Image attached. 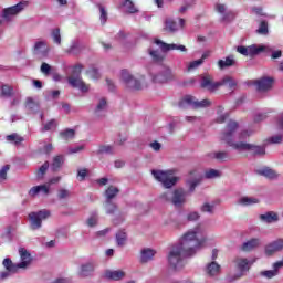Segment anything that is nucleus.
<instances>
[{"mask_svg":"<svg viewBox=\"0 0 283 283\" xmlns=\"http://www.w3.org/2000/svg\"><path fill=\"white\" fill-rule=\"evenodd\" d=\"M207 242V232L202 226H197L186 231L174 245L167 256L168 264L175 271L185 266V258H193Z\"/></svg>","mask_w":283,"mask_h":283,"instance_id":"1","label":"nucleus"},{"mask_svg":"<svg viewBox=\"0 0 283 283\" xmlns=\"http://www.w3.org/2000/svg\"><path fill=\"white\" fill-rule=\"evenodd\" d=\"M239 127L238 122L231 119L227 124L226 129L220 134V140L235 151H253L254 156H264L266 154L264 146H255L244 142H233V136H235V132H238Z\"/></svg>","mask_w":283,"mask_h":283,"instance_id":"2","label":"nucleus"},{"mask_svg":"<svg viewBox=\"0 0 283 283\" xmlns=\"http://www.w3.org/2000/svg\"><path fill=\"white\" fill-rule=\"evenodd\" d=\"M176 174V170L168 169V170H158L153 169L151 176L157 180V182H160L165 189H171V187H176L180 178L174 176Z\"/></svg>","mask_w":283,"mask_h":283,"instance_id":"3","label":"nucleus"},{"mask_svg":"<svg viewBox=\"0 0 283 283\" xmlns=\"http://www.w3.org/2000/svg\"><path fill=\"white\" fill-rule=\"evenodd\" d=\"M160 200L170 202V205L180 209V207H184L187 203V191L182 188H178L174 191L164 192L160 195Z\"/></svg>","mask_w":283,"mask_h":283,"instance_id":"4","label":"nucleus"},{"mask_svg":"<svg viewBox=\"0 0 283 283\" xmlns=\"http://www.w3.org/2000/svg\"><path fill=\"white\" fill-rule=\"evenodd\" d=\"M83 71V65L77 64L73 67L72 76L67 78L71 87H75L80 90L83 94H87L90 92V84H86L81 77V72Z\"/></svg>","mask_w":283,"mask_h":283,"instance_id":"5","label":"nucleus"},{"mask_svg":"<svg viewBox=\"0 0 283 283\" xmlns=\"http://www.w3.org/2000/svg\"><path fill=\"white\" fill-rule=\"evenodd\" d=\"M29 6H30V1L22 0L19 3H17L15 6L3 9L1 17L6 21H12L13 17L21 14V12H23V10H25V8H29Z\"/></svg>","mask_w":283,"mask_h":283,"instance_id":"6","label":"nucleus"},{"mask_svg":"<svg viewBox=\"0 0 283 283\" xmlns=\"http://www.w3.org/2000/svg\"><path fill=\"white\" fill-rule=\"evenodd\" d=\"M153 81L155 83H159L160 85H165L167 83H174L176 81V73L169 66L161 67L157 74L153 75Z\"/></svg>","mask_w":283,"mask_h":283,"instance_id":"7","label":"nucleus"},{"mask_svg":"<svg viewBox=\"0 0 283 283\" xmlns=\"http://www.w3.org/2000/svg\"><path fill=\"white\" fill-rule=\"evenodd\" d=\"M51 212L50 210H40L38 212H31L29 213V220H30V227L32 231H36L41 229L43 226V220H48L50 218Z\"/></svg>","mask_w":283,"mask_h":283,"instance_id":"8","label":"nucleus"},{"mask_svg":"<svg viewBox=\"0 0 283 283\" xmlns=\"http://www.w3.org/2000/svg\"><path fill=\"white\" fill-rule=\"evenodd\" d=\"M120 82L127 90H143V82L135 78L127 70H122Z\"/></svg>","mask_w":283,"mask_h":283,"instance_id":"9","label":"nucleus"},{"mask_svg":"<svg viewBox=\"0 0 283 283\" xmlns=\"http://www.w3.org/2000/svg\"><path fill=\"white\" fill-rule=\"evenodd\" d=\"M155 44L158 45V48L161 50V52L167 53L171 52L174 50H177L178 52H187V46L182 44H176V43H166L159 39L155 40Z\"/></svg>","mask_w":283,"mask_h":283,"instance_id":"10","label":"nucleus"},{"mask_svg":"<svg viewBox=\"0 0 283 283\" xmlns=\"http://www.w3.org/2000/svg\"><path fill=\"white\" fill-rule=\"evenodd\" d=\"M280 251H283V239H276L268 243L264 248L265 255H275Z\"/></svg>","mask_w":283,"mask_h":283,"instance_id":"11","label":"nucleus"},{"mask_svg":"<svg viewBox=\"0 0 283 283\" xmlns=\"http://www.w3.org/2000/svg\"><path fill=\"white\" fill-rule=\"evenodd\" d=\"M96 269V264L94 262H86L82 264L77 271L78 277H92L94 275V271Z\"/></svg>","mask_w":283,"mask_h":283,"instance_id":"12","label":"nucleus"},{"mask_svg":"<svg viewBox=\"0 0 283 283\" xmlns=\"http://www.w3.org/2000/svg\"><path fill=\"white\" fill-rule=\"evenodd\" d=\"M216 10L219 14H222L221 21L223 23H231V21L235 19V13L233 11H227V7L224 4H217Z\"/></svg>","mask_w":283,"mask_h":283,"instance_id":"13","label":"nucleus"},{"mask_svg":"<svg viewBox=\"0 0 283 283\" xmlns=\"http://www.w3.org/2000/svg\"><path fill=\"white\" fill-rule=\"evenodd\" d=\"M221 86L222 84L220 82H213L211 75H206L201 78V87L203 90H208L209 92H216V90Z\"/></svg>","mask_w":283,"mask_h":283,"instance_id":"14","label":"nucleus"},{"mask_svg":"<svg viewBox=\"0 0 283 283\" xmlns=\"http://www.w3.org/2000/svg\"><path fill=\"white\" fill-rule=\"evenodd\" d=\"M200 182H202V180L200 179V177H198V171L196 170L190 171L189 178L186 181L189 192L193 193V191H196V187H198Z\"/></svg>","mask_w":283,"mask_h":283,"instance_id":"15","label":"nucleus"},{"mask_svg":"<svg viewBox=\"0 0 283 283\" xmlns=\"http://www.w3.org/2000/svg\"><path fill=\"white\" fill-rule=\"evenodd\" d=\"M19 255H20L21 262L18 263V266L24 270L28 269V266L32 264V255L30 254V252L25 250V248L19 249Z\"/></svg>","mask_w":283,"mask_h":283,"instance_id":"16","label":"nucleus"},{"mask_svg":"<svg viewBox=\"0 0 283 283\" xmlns=\"http://www.w3.org/2000/svg\"><path fill=\"white\" fill-rule=\"evenodd\" d=\"M33 54L39 59H45L48 56V42L38 41L33 48Z\"/></svg>","mask_w":283,"mask_h":283,"instance_id":"17","label":"nucleus"},{"mask_svg":"<svg viewBox=\"0 0 283 283\" xmlns=\"http://www.w3.org/2000/svg\"><path fill=\"white\" fill-rule=\"evenodd\" d=\"M50 196V186L48 185H40L34 186L29 190V196L31 198H36V196Z\"/></svg>","mask_w":283,"mask_h":283,"instance_id":"18","label":"nucleus"},{"mask_svg":"<svg viewBox=\"0 0 283 283\" xmlns=\"http://www.w3.org/2000/svg\"><path fill=\"white\" fill-rule=\"evenodd\" d=\"M258 92H269L271 87H273V78L272 77H262L255 82Z\"/></svg>","mask_w":283,"mask_h":283,"instance_id":"19","label":"nucleus"},{"mask_svg":"<svg viewBox=\"0 0 283 283\" xmlns=\"http://www.w3.org/2000/svg\"><path fill=\"white\" fill-rule=\"evenodd\" d=\"M259 220H261V222H265V224H273V222H279L280 216L275 211H268L260 214Z\"/></svg>","mask_w":283,"mask_h":283,"instance_id":"20","label":"nucleus"},{"mask_svg":"<svg viewBox=\"0 0 283 283\" xmlns=\"http://www.w3.org/2000/svg\"><path fill=\"white\" fill-rule=\"evenodd\" d=\"M198 98L192 95H186L179 101V107L181 109H187V107H191L192 109H196V102Z\"/></svg>","mask_w":283,"mask_h":283,"instance_id":"21","label":"nucleus"},{"mask_svg":"<svg viewBox=\"0 0 283 283\" xmlns=\"http://www.w3.org/2000/svg\"><path fill=\"white\" fill-rule=\"evenodd\" d=\"M261 52H271V48L256 44L248 46V56H258V54H261Z\"/></svg>","mask_w":283,"mask_h":283,"instance_id":"22","label":"nucleus"},{"mask_svg":"<svg viewBox=\"0 0 283 283\" xmlns=\"http://www.w3.org/2000/svg\"><path fill=\"white\" fill-rule=\"evenodd\" d=\"M106 280H113L114 282H118L125 277V271L123 270H107L105 272Z\"/></svg>","mask_w":283,"mask_h":283,"instance_id":"23","label":"nucleus"},{"mask_svg":"<svg viewBox=\"0 0 283 283\" xmlns=\"http://www.w3.org/2000/svg\"><path fill=\"white\" fill-rule=\"evenodd\" d=\"M251 264H253L251 261L244 258L237 259V266L240 270V274L238 277H242L244 275V272L249 271L251 269Z\"/></svg>","mask_w":283,"mask_h":283,"instance_id":"24","label":"nucleus"},{"mask_svg":"<svg viewBox=\"0 0 283 283\" xmlns=\"http://www.w3.org/2000/svg\"><path fill=\"white\" fill-rule=\"evenodd\" d=\"M260 244H262V241H260L259 238H253V239L245 241L241 245V250H243L245 252L253 251V249H258V247H260Z\"/></svg>","mask_w":283,"mask_h":283,"instance_id":"25","label":"nucleus"},{"mask_svg":"<svg viewBox=\"0 0 283 283\" xmlns=\"http://www.w3.org/2000/svg\"><path fill=\"white\" fill-rule=\"evenodd\" d=\"M258 175L264 176V178H268L269 180H277V178H280V174L269 167L259 169Z\"/></svg>","mask_w":283,"mask_h":283,"instance_id":"26","label":"nucleus"},{"mask_svg":"<svg viewBox=\"0 0 283 283\" xmlns=\"http://www.w3.org/2000/svg\"><path fill=\"white\" fill-rule=\"evenodd\" d=\"M206 273L209 275V277H216V275H220V264L216 263V261H212L207 265Z\"/></svg>","mask_w":283,"mask_h":283,"instance_id":"27","label":"nucleus"},{"mask_svg":"<svg viewBox=\"0 0 283 283\" xmlns=\"http://www.w3.org/2000/svg\"><path fill=\"white\" fill-rule=\"evenodd\" d=\"M154 255H156V251H154L149 248H146V249L142 250L140 262L143 264H146L147 262H151V260H154Z\"/></svg>","mask_w":283,"mask_h":283,"instance_id":"28","label":"nucleus"},{"mask_svg":"<svg viewBox=\"0 0 283 283\" xmlns=\"http://www.w3.org/2000/svg\"><path fill=\"white\" fill-rule=\"evenodd\" d=\"M81 52H83V43H81V41L78 40L73 41L70 48L66 50L67 54H73V55L81 54Z\"/></svg>","mask_w":283,"mask_h":283,"instance_id":"29","label":"nucleus"},{"mask_svg":"<svg viewBox=\"0 0 283 283\" xmlns=\"http://www.w3.org/2000/svg\"><path fill=\"white\" fill-rule=\"evenodd\" d=\"M203 178H206V180H216L217 178H222V171L209 168L205 171Z\"/></svg>","mask_w":283,"mask_h":283,"instance_id":"30","label":"nucleus"},{"mask_svg":"<svg viewBox=\"0 0 283 283\" xmlns=\"http://www.w3.org/2000/svg\"><path fill=\"white\" fill-rule=\"evenodd\" d=\"M209 158H214L216 160H219L220 163H227L229 160V151L222 150V151H214L210 153Z\"/></svg>","mask_w":283,"mask_h":283,"instance_id":"31","label":"nucleus"},{"mask_svg":"<svg viewBox=\"0 0 283 283\" xmlns=\"http://www.w3.org/2000/svg\"><path fill=\"white\" fill-rule=\"evenodd\" d=\"M4 269L10 273H19V263H13L11 259L7 258L2 262Z\"/></svg>","mask_w":283,"mask_h":283,"instance_id":"32","label":"nucleus"},{"mask_svg":"<svg viewBox=\"0 0 283 283\" xmlns=\"http://www.w3.org/2000/svg\"><path fill=\"white\" fill-rule=\"evenodd\" d=\"M235 65V59H233V55H229L226 57V60H219L218 61V67L220 70H224L227 67H233Z\"/></svg>","mask_w":283,"mask_h":283,"instance_id":"33","label":"nucleus"},{"mask_svg":"<svg viewBox=\"0 0 283 283\" xmlns=\"http://www.w3.org/2000/svg\"><path fill=\"white\" fill-rule=\"evenodd\" d=\"M148 54L151 56L155 63H163V61H165V55L154 48L148 49Z\"/></svg>","mask_w":283,"mask_h":283,"instance_id":"34","label":"nucleus"},{"mask_svg":"<svg viewBox=\"0 0 283 283\" xmlns=\"http://www.w3.org/2000/svg\"><path fill=\"white\" fill-rule=\"evenodd\" d=\"M25 107L29 109V112H31V114H36V112H39L40 104L39 102L34 101V98L28 97Z\"/></svg>","mask_w":283,"mask_h":283,"instance_id":"35","label":"nucleus"},{"mask_svg":"<svg viewBox=\"0 0 283 283\" xmlns=\"http://www.w3.org/2000/svg\"><path fill=\"white\" fill-rule=\"evenodd\" d=\"M63 163H65V156L57 155L53 158V163L51 168L53 171H59L61 167H63Z\"/></svg>","mask_w":283,"mask_h":283,"instance_id":"36","label":"nucleus"},{"mask_svg":"<svg viewBox=\"0 0 283 283\" xmlns=\"http://www.w3.org/2000/svg\"><path fill=\"white\" fill-rule=\"evenodd\" d=\"M260 199L253 197H242L239 199L238 205L242 207H251V205H258Z\"/></svg>","mask_w":283,"mask_h":283,"instance_id":"37","label":"nucleus"},{"mask_svg":"<svg viewBox=\"0 0 283 283\" xmlns=\"http://www.w3.org/2000/svg\"><path fill=\"white\" fill-rule=\"evenodd\" d=\"M103 112H107V99L101 98L95 107V114L97 116H103Z\"/></svg>","mask_w":283,"mask_h":283,"instance_id":"38","label":"nucleus"},{"mask_svg":"<svg viewBox=\"0 0 283 283\" xmlns=\"http://www.w3.org/2000/svg\"><path fill=\"white\" fill-rule=\"evenodd\" d=\"M6 140L8 143H12L13 145H15L18 147V145H21V143H23V140H25V139L22 136H20L19 134L13 133L11 135H7Z\"/></svg>","mask_w":283,"mask_h":283,"instance_id":"39","label":"nucleus"},{"mask_svg":"<svg viewBox=\"0 0 283 283\" xmlns=\"http://www.w3.org/2000/svg\"><path fill=\"white\" fill-rule=\"evenodd\" d=\"M119 191L120 190H118V188L114 186L108 187L105 191L106 202H112V200H114V197L118 196Z\"/></svg>","mask_w":283,"mask_h":283,"instance_id":"40","label":"nucleus"},{"mask_svg":"<svg viewBox=\"0 0 283 283\" xmlns=\"http://www.w3.org/2000/svg\"><path fill=\"white\" fill-rule=\"evenodd\" d=\"M122 7L125 8L126 12H128L129 14H135V12H138V9H136L132 0H125L122 3Z\"/></svg>","mask_w":283,"mask_h":283,"instance_id":"41","label":"nucleus"},{"mask_svg":"<svg viewBox=\"0 0 283 283\" xmlns=\"http://www.w3.org/2000/svg\"><path fill=\"white\" fill-rule=\"evenodd\" d=\"M69 198H72V191L65 188H60L57 190V200H69Z\"/></svg>","mask_w":283,"mask_h":283,"instance_id":"42","label":"nucleus"},{"mask_svg":"<svg viewBox=\"0 0 283 283\" xmlns=\"http://www.w3.org/2000/svg\"><path fill=\"white\" fill-rule=\"evenodd\" d=\"M56 127H59V122H56V119H51L44 125L41 132H54Z\"/></svg>","mask_w":283,"mask_h":283,"instance_id":"43","label":"nucleus"},{"mask_svg":"<svg viewBox=\"0 0 283 283\" xmlns=\"http://www.w3.org/2000/svg\"><path fill=\"white\" fill-rule=\"evenodd\" d=\"M116 242L118 247H124L125 242H127V233L125 231L117 232Z\"/></svg>","mask_w":283,"mask_h":283,"instance_id":"44","label":"nucleus"},{"mask_svg":"<svg viewBox=\"0 0 283 283\" xmlns=\"http://www.w3.org/2000/svg\"><path fill=\"white\" fill-rule=\"evenodd\" d=\"M207 107H211V99H202L198 101L195 104V109H207Z\"/></svg>","mask_w":283,"mask_h":283,"instance_id":"45","label":"nucleus"},{"mask_svg":"<svg viewBox=\"0 0 283 283\" xmlns=\"http://www.w3.org/2000/svg\"><path fill=\"white\" fill-rule=\"evenodd\" d=\"M75 135H76V132L70 128L60 133V136L61 138H63V140H72V138H74Z\"/></svg>","mask_w":283,"mask_h":283,"instance_id":"46","label":"nucleus"},{"mask_svg":"<svg viewBox=\"0 0 283 283\" xmlns=\"http://www.w3.org/2000/svg\"><path fill=\"white\" fill-rule=\"evenodd\" d=\"M14 92V88L10 85H2L1 86V96H4V98H10Z\"/></svg>","mask_w":283,"mask_h":283,"instance_id":"47","label":"nucleus"},{"mask_svg":"<svg viewBox=\"0 0 283 283\" xmlns=\"http://www.w3.org/2000/svg\"><path fill=\"white\" fill-rule=\"evenodd\" d=\"M256 32L258 34H262L263 36H266V34H269V23L266 21H261Z\"/></svg>","mask_w":283,"mask_h":283,"instance_id":"48","label":"nucleus"},{"mask_svg":"<svg viewBox=\"0 0 283 283\" xmlns=\"http://www.w3.org/2000/svg\"><path fill=\"white\" fill-rule=\"evenodd\" d=\"M51 36L54 43H56V45H61V29L59 28L53 29L51 32Z\"/></svg>","mask_w":283,"mask_h":283,"instance_id":"49","label":"nucleus"},{"mask_svg":"<svg viewBox=\"0 0 283 283\" xmlns=\"http://www.w3.org/2000/svg\"><path fill=\"white\" fill-rule=\"evenodd\" d=\"M86 74L90 78H93L94 81L101 78V72L96 67H91L88 71H86Z\"/></svg>","mask_w":283,"mask_h":283,"instance_id":"50","label":"nucleus"},{"mask_svg":"<svg viewBox=\"0 0 283 283\" xmlns=\"http://www.w3.org/2000/svg\"><path fill=\"white\" fill-rule=\"evenodd\" d=\"M48 169H50V163L45 161L36 171L38 178H43V176H45L48 172Z\"/></svg>","mask_w":283,"mask_h":283,"instance_id":"51","label":"nucleus"},{"mask_svg":"<svg viewBox=\"0 0 283 283\" xmlns=\"http://www.w3.org/2000/svg\"><path fill=\"white\" fill-rule=\"evenodd\" d=\"M97 8H99V21L101 23L105 24L107 23V10L105 9V7H103V4H98Z\"/></svg>","mask_w":283,"mask_h":283,"instance_id":"52","label":"nucleus"},{"mask_svg":"<svg viewBox=\"0 0 283 283\" xmlns=\"http://www.w3.org/2000/svg\"><path fill=\"white\" fill-rule=\"evenodd\" d=\"M221 85H227L230 90H233V87H235V85H238V83L235 82V80L231 78V77H224L221 82H219Z\"/></svg>","mask_w":283,"mask_h":283,"instance_id":"53","label":"nucleus"},{"mask_svg":"<svg viewBox=\"0 0 283 283\" xmlns=\"http://www.w3.org/2000/svg\"><path fill=\"white\" fill-rule=\"evenodd\" d=\"M165 23L166 30H168V32H176V30H178V27L174 20L167 19Z\"/></svg>","mask_w":283,"mask_h":283,"instance_id":"54","label":"nucleus"},{"mask_svg":"<svg viewBox=\"0 0 283 283\" xmlns=\"http://www.w3.org/2000/svg\"><path fill=\"white\" fill-rule=\"evenodd\" d=\"M88 227H96L98 224V213L93 212L91 217L87 219Z\"/></svg>","mask_w":283,"mask_h":283,"instance_id":"55","label":"nucleus"},{"mask_svg":"<svg viewBox=\"0 0 283 283\" xmlns=\"http://www.w3.org/2000/svg\"><path fill=\"white\" fill-rule=\"evenodd\" d=\"M261 275H263V277H268V280H271L277 275H280V272L274 271V270H266L261 272Z\"/></svg>","mask_w":283,"mask_h":283,"instance_id":"56","label":"nucleus"},{"mask_svg":"<svg viewBox=\"0 0 283 283\" xmlns=\"http://www.w3.org/2000/svg\"><path fill=\"white\" fill-rule=\"evenodd\" d=\"M118 207L116 206V203H113L112 201L106 202V213L108 216H112V213H115Z\"/></svg>","mask_w":283,"mask_h":283,"instance_id":"57","label":"nucleus"},{"mask_svg":"<svg viewBox=\"0 0 283 283\" xmlns=\"http://www.w3.org/2000/svg\"><path fill=\"white\" fill-rule=\"evenodd\" d=\"M97 154H114V148L109 145L99 146Z\"/></svg>","mask_w":283,"mask_h":283,"instance_id":"58","label":"nucleus"},{"mask_svg":"<svg viewBox=\"0 0 283 283\" xmlns=\"http://www.w3.org/2000/svg\"><path fill=\"white\" fill-rule=\"evenodd\" d=\"M40 70L42 72V74H44V76H50V72H52V66H50V64L43 62Z\"/></svg>","mask_w":283,"mask_h":283,"instance_id":"59","label":"nucleus"},{"mask_svg":"<svg viewBox=\"0 0 283 283\" xmlns=\"http://www.w3.org/2000/svg\"><path fill=\"white\" fill-rule=\"evenodd\" d=\"M213 209H216V206L210 205V203H203L201 206V211L203 213H213Z\"/></svg>","mask_w":283,"mask_h":283,"instance_id":"60","label":"nucleus"},{"mask_svg":"<svg viewBox=\"0 0 283 283\" xmlns=\"http://www.w3.org/2000/svg\"><path fill=\"white\" fill-rule=\"evenodd\" d=\"M282 140H283L282 135H274L269 138V143H272V145H280L282 143Z\"/></svg>","mask_w":283,"mask_h":283,"instance_id":"61","label":"nucleus"},{"mask_svg":"<svg viewBox=\"0 0 283 283\" xmlns=\"http://www.w3.org/2000/svg\"><path fill=\"white\" fill-rule=\"evenodd\" d=\"M8 171H10V165H6L0 170V179L6 180L8 178Z\"/></svg>","mask_w":283,"mask_h":283,"instance_id":"62","label":"nucleus"},{"mask_svg":"<svg viewBox=\"0 0 283 283\" xmlns=\"http://www.w3.org/2000/svg\"><path fill=\"white\" fill-rule=\"evenodd\" d=\"M202 60H197V61H192L189 66L188 70H196V67H200V65H202Z\"/></svg>","mask_w":283,"mask_h":283,"instance_id":"63","label":"nucleus"},{"mask_svg":"<svg viewBox=\"0 0 283 283\" xmlns=\"http://www.w3.org/2000/svg\"><path fill=\"white\" fill-rule=\"evenodd\" d=\"M199 218H200V214L198 212H190L187 214V220H189V222H193Z\"/></svg>","mask_w":283,"mask_h":283,"instance_id":"64","label":"nucleus"}]
</instances>
